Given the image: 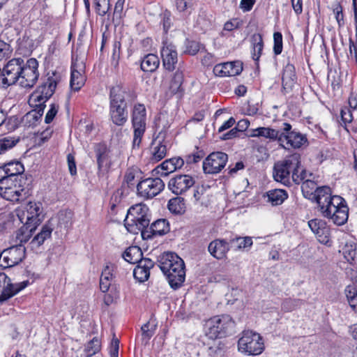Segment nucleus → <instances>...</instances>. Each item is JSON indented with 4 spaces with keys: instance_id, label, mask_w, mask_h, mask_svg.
I'll use <instances>...</instances> for the list:
<instances>
[{
    "instance_id": "a19ab883",
    "label": "nucleus",
    "mask_w": 357,
    "mask_h": 357,
    "mask_svg": "<svg viewBox=\"0 0 357 357\" xmlns=\"http://www.w3.org/2000/svg\"><path fill=\"white\" fill-rule=\"evenodd\" d=\"M333 196L331 188L324 185L316 188L311 199H314L317 204H319Z\"/></svg>"
},
{
    "instance_id": "680f3d73",
    "label": "nucleus",
    "mask_w": 357,
    "mask_h": 357,
    "mask_svg": "<svg viewBox=\"0 0 357 357\" xmlns=\"http://www.w3.org/2000/svg\"><path fill=\"white\" fill-rule=\"evenodd\" d=\"M17 142L18 140H15L10 137H5L0 140V154L13 148Z\"/></svg>"
},
{
    "instance_id": "0eeeda50",
    "label": "nucleus",
    "mask_w": 357,
    "mask_h": 357,
    "mask_svg": "<svg viewBox=\"0 0 357 357\" xmlns=\"http://www.w3.org/2000/svg\"><path fill=\"white\" fill-rule=\"evenodd\" d=\"M131 123L133 128L132 148L139 149L146 128V109L144 104L134 105Z\"/></svg>"
},
{
    "instance_id": "8fccbe9b",
    "label": "nucleus",
    "mask_w": 357,
    "mask_h": 357,
    "mask_svg": "<svg viewBox=\"0 0 357 357\" xmlns=\"http://www.w3.org/2000/svg\"><path fill=\"white\" fill-rule=\"evenodd\" d=\"M112 278V274L108 267H107L102 272L100 279V289L102 292H107L110 287V281Z\"/></svg>"
},
{
    "instance_id": "5701e85b",
    "label": "nucleus",
    "mask_w": 357,
    "mask_h": 357,
    "mask_svg": "<svg viewBox=\"0 0 357 357\" xmlns=\"http://www.w3.org/2000/svg\"><path fill=\"white\" fill-rule=\"evenodd\" d=\"M243 70L241 61L226 62L216 64L213 68V73L219 77H231L239 75Z\"/></svg>"
},
{
    "instance_id": "f3484780",
    "label": "nucleus",
    "mask_w": 357,
    "mask_h": 357,
    "mask_svg": "<svg viewBox=\"0 0 357 357\" xmlns=\"http://www.w3.org/2000/svg\"><path fill=\"white\" fill-rule=\"evenodd\" d=\"M1 254L3 256V268L15 266L21 263L25 258L26 249L22 245H15L4 250Z\"/></svg>"
},
{
    "instance_id": "774afa93",
    "label": "nucleus",
    "mask_w": 357,
    "mask_h": 357,
    "mask_svg": "<svg viewBox=\"0 0 357 357\" xmlns=\"http://www.w3.org/2000/svg\"><path fill=\"white\" fill-rule=\"evenodd\" d=\"M119 349V340L114 336L109 346V354L111 357H118Z\"/></svg>"
},
{
    "instance_id": "a18cd8bd",
    "label": "nucleus",
    "mask_w": 357,
    "mask_h": 357,
    "mask_svg": "<svg viewBox=\"0 0 357 357\" xmlns=\"http://www.w3.org/2000/svg\"><path fill=\"white\" fill-rule=\"evenodd\" d=\"M93 1L96 13L98 15L103 17L107 15L108 17L110 16L109 10L111 5L109 0H93Z\"/></svg>"
},
{
    "instance_id": "69168bd1",
    "label": "nucleus",
    "mask_w": 357,
    "mask_h": 357,
    "mask_svg": "<svg viewBox=\"0 0 357 357\" xmlns=\"http://www.w3.org/2000/svg\"><path fill=\"white\" fill-rule=\"evenodd\" d=\"M326 222L324 220L320 219H312L308 222V225L312 232L316 234L319 230L324 227Z\"/></svg>"
},
{
    "instance_id": "79ce46f5",
    "label": "nucleus",
    "mask_w": 357,
    "mask_h": 357,
    "mask_svg": "<svg viewBox=\"0 0 357 357\" xmlns=\"http://www.w3.org/2000/svg\"><path fill=\"white\" fill-rule=\"evenodd\" d=\"M100 350V340L97 337H94L92 340L89 341L84 346V357H92L93 356L99 353Z\"/></svg>"
},
{
    "instance_id": "473e14b6",
    "label": "nucleus",
    "mask_w": 357,
    "mask_h": 357,
    "mask_svg": "<svg viewBox=\"0 0 357 357\" xmlns=\"http://www.w3.org/2000/svg\"><path fill=\"white\" fill-rule=\"evenodd\" d=\"M123 258L130 264H139L143 258V252L139 246L128 248L122 255Z\"/></svg>"
},
{
    "instance_id": "dca6fc26",
    "label": "nucleus",
    "mask_w": 357,
    "mask_h": 357,
    "mask_svg": "<svg viewBox=\"0 0 357 357\" xmlns=\"http://www.w3.org/2000/svg\"><path fill=\"white\" fill-rule=\"evenodd\" d=\"M228 155L224 152L217 151L210 153L203 161L202 167L205 174L219 173L226 165Z\"/></svg>"
},
{
    "instance_id": "4d7b16f0",
    "label": "nucleus",
    "mask_w": 357,
    "mask_h": 357,
    "mask_svg": "<svg viewBox=\"0 0 357 357\" xmlns=\"http://www.w3.org/2000/svg\"><path fill=\"white\" fill-rule=\"evenodd\" d=\"M204 155V151L203 150H199L197 149L196 152L185 156V158L184 159V163L185 162L187 165L195 164L199 162L202 159H203Z\"/></svg>"
},
{
    "instance_id": "72a5a7b5",
    "label": "nucleus",
    "mask_w": 357,
    "mask_h": 357,
    "mask_svg": "<svg viewBox=\"0 0 357 357\" xmlns=\"http://www.w3.org/2000/svg\"><path fill=\"white\" fill-rule=\"evenodd\" d=\"M160 60L157 55L148 54L141 61L140 68L144 72L153 73L158 68Z\"/></svg>"
},
{
    "instance_id": "e2e57ef3",
    "label": "nucleus",
    "mask_w": 357,
    "mask_h": 357,
    "mask_svg": "<svg viewBox=\"0 0 357 357\" xmlns=\"http://www.w3.org/2000/svg\"><path fill=\"white\" fill-rule=\"evenodd\" d=\"M50 98H45V94H43L39 91V89H37L36 91H34L30 98V102H31V105H33L35 104H45V102L49 100Z\"/></svg>"
},
{
    "instance_id": "a878e982",
    "label": "nucleus",
    "mask_w": 357,
    "mask_h": 357,
    "mask_svg": "<svg viewBox=\"0 0 357 357\" xmlns=\"http://www.w3.org/2000/svg\"><path fill=\"white\" fill-rule=\"evenodd\" d=\"M154 261L149 258H144L134 268L133 276L139 282L146 281L150 275V269L154 266Z\"/></svg>"
},
{
    "instance_id": "49530a36",
    "label": "nucleus",
    "mask_w": 357,
    "mask_h": 357,
    "mask_svg": "<svg viewBox=\"0 0 357 357\" xmlns=\"http://www.w3.org/2000/svg\"><path fill=\"white\" fill-rule=\"evenodd\" d=\"M175 6L182 17H187L191 14L192 4L190 3V0H175Z\"/></svg>"
},
{
    "instance_id": "7ed1b4c3",
    "label": "nucleus",
    "mask_w": 357,
    "mask_h": 357,
    "mask_svg": "<svg viewBox=\"0 0 357 357\" xmlns=\"http://www.w3.org/2000/svg\"><path fill=\"white\" fill-rule=\"evenodd\" d=\"M151 222L150 210L146 204H139L132 206L128 211L124 220V225L130 233L137 234L146 231Z\"/></svg>"
},
{
    "instance_id": "4be33fe9",
    "label": "nucleus",
    "mask_w": 357,
    "mask_h": 357,
    "mask_svg": "<svg viewBox=\"0 0 357 357\" xmlns=\"http://www.w3.org/2000/svg\"><path fill=\"white\" fill-rule=\"evenodd\" d=\"M184 165V159L181 157H173L164 160L153 171V176H167L169 174L181 169Z\"/></svg>"
},
{
    "instance_id": "3c124183",
    "label": "nucleus",
    "mask_w": 357,
    "mask_h": 357,
    "mask_svg": "<svg viewBox=\"0 0 357 357\" xmlns=\"http://www.w3.org/2000/svg\"><path fill=\"white\" fill-rule=\"evenodd\" d=\"M317 188V183L314 181L306 179L301 185L303 196L311 199Z\"/></svg>"
},
{
    "instance_id": "de8ad7c7",
    "label": "nucleus",
    "mask_w": 357,
    "mask_h": 357,
    "mask_svg": "<svg viewBox=\"0 0 357 357\" xmlns=\"http://www.w3.org/2000/svg\"><path fill=\"white\" fill-rule=\"evenodd\" d=\"M294 170L291 174L292 181L296 184H300L301 182H304L307 178V172L306 169L301 167V161L297 167L294 168Z\"/></svg>"
},
{
    "instance_id": "20e7f679",
    "label": "nucleus",
    "mask_w": 357,
    "mask_h": 357,
    "mask_svg": "<svg viewBox=\"0 0 357 357\" xmlns=\"http://www.w3.org/2000/svg\"><path fill=\"white\" fill-rule=\"evenodd\" d=\"M8 181L4 179L0 182V195L3 199L12 202H20L31 195V182H27V179Z\"/></svg>"
},
{
    "instance_id": "052dcab7",
    "label": "nucleus",
    "mask_w": 357,
    "mask_h": 357,
    "mask_svg": "<svg viewBox=\"0 0 357 357\" xmlns=\"http://www.w3.org/2000/svg\"><path fill=\"white\" fill-rule=\"evenodd\" d=\"M13 52V49L10 44L0 40V61L10 57Z\"/></svg>"
},
{
    "instance_id": "13d9d810",
    "label": "nucleus",
    "mask_w": 357,
    "mask_h": 357,
    "mask_svg": "<svg viewBox=\"0 0 357 357\" xmlns=\"http://www.w3.org/2000/svg\"><path fill=\"white\" fill-rule=\"evenodd\" d=\"M282 35L280 32L273 33V52L275 55H279L282 52Z\"/></svg>"
},
{
    "instance_id": "423d86ee",
    "label": "nucleus",
    "mask_w": 357,
    "mask_h": 357,
    "mask_svg": "<svg viewBox=\"0 0 357 357\" xmlns=\"http://www.w3.org/2000/svg\"><path fill=\"white\" fill-rule=\"evenodd\" d=\"M235 326V322L228 314L215 316L206 324V335L211 339L222 338L231 335Z\"/></svg>"
},
{
    "instance_id": "58836bf2",
    "label": "nucleus",
    "mask_w": 357,
    "mask_h": 357,
    "mask_svg": "<svg viewBox=\"0 0 357 357\" xmlns=\"http://www.w3.org/2000/svg\"><path fill=\"white\" fill-rule=\"evenodd\" d=\"M167 207L171 213L176 215H182L185 212V200L181 197L169 199Z\"/></svg>"
},
{
    "instance_id": "ea45409f",
    "label": "nucleus",
    "mask_w": 357,
    "mask_h": 357,
    "mask_svg": "<svg viewBox=\"0 0 357 357\" xmlns=\"http://www.w3.org/2000/svg\"><path fill=\"white\" fill-rule=\"evenodd\" d=\"M256 136L264 137L266 138L277 140L281 143L282 132L270 128L261 127L256 130Z\"/></svg>"
},
{
    "instance_id": "6e6d98bb",
    "label": "nucleus",
    "mask_w": 357,
    "mask_h": 357,
    "mask_svg": "<svg viewBox=\"0 0 357 357\" xmlns=\"http://www.w3.org/2000/svg\"><path fill=\"white\" fill-rule=\"evenodd\" d=\"M333 11L337 22L339 28L344 25L343 8L340 2H335L333 4Z\"/></svg>"
},
{
    "instance_id": "2eb2a0df",
    "label": "nucleus",
    "mask_w": 357,
    "mask_h": 357,
    "mask_svg": "<svg viewBox=\"0 0 357 357\" xmlns=\"http://www.w3.org/2000/svg\"><path fill=\"white\" fill-rule=\"evenodd\" d=\"M195 184V179L189 174H177L172 176L167 184L168 189L176 195L186 193Z\"/></svg>"
},
{
    "instance_id": "412c9836",
    "label": "nucleus",
    "mask_w": 357,
    "mask_h": 357,
    "mask_svg": "<svg viewBox=\"0 0 357 357\" xmlns=\"http://www.w3.org/2000/svg\"><path fill=\"white\" fill-rule=\"evenodd\" d=\"M98 174L107 172L112 166L111 151L105 143H99L95 148Z\"/></svg>"
},
{
    "instance_id": "ddd939ff",
    "label": "nucleus",
    "mask_w": 357,
    "mask_h": 357,
    "mask_svg": "<svg viewBox=\"0 0 357 357\" xmlns=\"http://www.w3.org/2000/svg\"><path fill=\"white\" fill-rule=\"evenodd\" d=\"M29 284V280L13 284L6 273H0V303L16 295L26 287Z\"/></svg>"
},
{
    "instance_id": "f704fd0d",
    "label": "nucleus",
    "mask_w": 357,
    "mask_h": 357,
    "mask_svg": "<svg viewBox=\"0 0 357 357\" xmlns=\"http://www.w3.org/2000/svg\"><path fill=\"white\" fill-rule=\"evenodd\" d=\"M75 68V64L72 63L70 86L73 91H78L84 85L86 79L82 74L81 70H77Z\"/></svg>"
},
{
    "instance_id": "4468645a",
    "label": "nucleus",
    "mask_w": 357,
    "mask_h": 357,
    "mask_svg": "<svg viewBox=\"0 0 357 357\" xmlns=\"http://www.w3.org/2000/svg\"><path fill=\"white\" fill-rule=\"evenodd\" d=\"M164 188L165 183L160 178H148L137 184V190L140 197L151 199L158 195Z\"/></svg>"
},
{
    "instance_id": "9b49d317",
    "label": "nucleus",
    "mask_w": 357,
    "mask_h": 357,
    "mask_svg": "<svg viewBox=\"0 0 357 357\" xmlns=\"http://www.w3.org/2000/svg\"><path fill=\"white\" fill-rule=\"evenodd\" d=\"M22 63L24 60L22 58H17L10 60L6 63L2 70L1 87L7 89L20 82Z\"/></svg>"
},
{
    "instance_id": "6e6552de",
    "label": "nucleus",
    "mask_w": 357,
    "mask_h": 357,
    "mask_svg": "<svg viewBox=\"0 0 357 357\" xmlns=\"http://www.w3.org/2000/svg\"><path fill=\"white\" fill-rule=\"evenodd\" d=\"M116 92L114 90L112 95L109 94V116L114 124L123 126L128 119L127 102H123L121 93Z\"/></svg>"
},
{
    "instance_id": "f257e3e1",
    "label": "nucleus",
    "mask_w": 357,
    "mask_h": 357,
    "mask_svg": "<svg viewBox=\"0 0 357 357\" xmlns=\"http://www.w3.org/2000/svg\"><path fill=\"white\" fill-rule=\"evenodd\" d=\"M158 263L171 288L174 290L180 288L185 279L183 260L175 252H165L158 257Z\"/></svg>"
},
{
    "instance_id": "cd10ccee",
    "label": "nucleus",
    "mask_w": 357,
    "mask_h": 357,
    "mask_svg": "<svg viewBox=\"0 0 357 357\" xmlns=\"http://www.w3.org/2000/svg\"><path fill=\"white\" fill-rule=\"evenodd\" d=\"M151 158L152 162H158L162 160L167 155V145L162 140L153 139L151 144Z\"/></svg>"
},
{
    "instance_id": "2f4dec72",
    "label": "nucleus",
    "mask_w": 357,
    "mask_h": 357,
    "mask_svg": "<svg viewBox=\"0 0 357 357\" xmlns=\"http://www.w3.org/2000/svg\"><path fill=\"white\" fill-rule=\"evenodd\" d=\"M22 224L23 225L16 231L15 238L17 245H23L24 243L29 241L37 227L31 225H26L25 222Z\"/></svg>"
},
{
    "instance_id": "b1692460",
    "label": "nucleus",
    "mask_w": 357,
    "mask_h": 357,
    "mask_svg": "<svg viewBox=\"0 0 357 357\" xmlns=\"http://www.w3.org/2000/svg\"><path fill=\"white\" fill-rule=\"evenodd\" d=\"M169 225L165 219H158L149 224L146 231L142 232L144 240L151 239L156 236H163L169 231Z\"/></svg>"
},
{
    "instance_id": "aec40b11",
    "label": "nucleus",
    "mask_w": 357,
    "mask_h": 357,
    "mask_svg": "<svg viewBox=\"0 0 357 357\" xmlns=\"http://www.w3.org/2000/svg\"><path fill=\"white\" fill-rule=\"evenodd\" d=\"M282 130L281 143L286 142L288 146L298 149L307 142L306 137L298 132L292 130L291 126L289 123H283Z\"/></svg>"
},
{
    "instance_id": "c756f323",
    "label": "nucleus",
    "mask_w": 357,
    "mask_h": 357,
    "mask_svg": "<svg viewBox=\"0 0 357 357\" xmlns=\"http://www.w3.org/2000/svg\"><path fill=\"white\" fill-rule=\"evenodd\" d=\"M53 227L50 223L43 225L40 232H38L31 241L29 245L32 249H37L41 246L46 240L51 238Z\"/></svg>"
},
{
    "instance_id": "39448f33",
    "label": "nucleus",
    "mask_w": 357,
    "mask_h": 357,
    "mask_svg": "<svg viewBox=\"0 0 357 357\" xmlns=\"http://www.w3.org/2000/svg\"><path fill=\"white\" fill-rule=\"evenodd\" d=\"M301 155L294 153L287 156L283 160L275 163L273 167V178L277 182H280L286 186L291 185V174L300 164Z\"/></svg>"
},
{
    "instance_id": "a211bd4d",
    "label": "nucleus",
    "mask_w": 357,
    "mask_h": 357,
    "mask_svg": "<svg viewBox=\"0 0 357 357\" xmlns=\"http://www.w3.org/2000/svg\"><path fill=\"white\" fill-rule=\"evenodd\" d=\"M62 75L56 70L49 71L42 77L41 83L37 87L45 98H50L55 92L58 84L61 81Z\"/></svg>"
},
{
    "instance_id": "0e129e2a",
    "label": "nucleus",
    "mask_w": 357,
    "mask_h": 357,
    "mask_svg": "<svg viewBox=\"0 0 357 357\" xmlns=\"http://www.w3.org/2000/svg\"><path fill=\"white\" fill-rule=\"evenodd\" d=\"M340 115L341 120L345 126L347 123H351L354 119L351 109L347 107L341 109Z\"/></svg>"
},
{
    "instance_id": "864d4df0",
    "label": "nucleus",
    "mask_w": 357,
    "mask_h": 357,
    "mask_svg": "<svg viewBox=\"0 0 357 357\" xmlns=\"http://www.w3.org/2000/svg\"><path fill=\"white\" fill-rule=\"evenodd\" d=\"M150 323L148 321L141 327L142 331V342L144 345H146L150 339L153 337L155 333V328H150Z\"/></svg>"
},
{
    "instance_id": "bf43d9fd",
    "label": "nucleus",
    "mask_w": 357,
    "mask_h": 357,
    "mask_svg": "<svg viewBox=\"0 0 357 357\" xmlns=\"http://www.w3.org/2000/svg\"><path fill=\"white\" fill-rule=\"evenodd\" d=\"M125 1L126 0H117L112 15L113 21H119L124 15L123 7Z\"/></svg>"
},
{
    "instance_id": "338daca9",
    "label": "nucleus",
    "mask_w": 357,
    "mask_h": 357,
    "mask_svg": "<svg viewBox=\"0 0 357 357\" xmlns=\"http://www.w3.org/2000/svg\"><path fill=\"white\" fill-rule=\"evenodd\" d=\"M59 106L55 104H51L50 108L47 112L45 117V122L47 124L50 123L58 112Z\"/></svg>"
},
{
    "instance_id": "09e8293b",
    "label": "nucleus",
    "mask_w": 357,
    "mask_h": 357,
    "mask_svg": "<svg viewBox=\"0 0 357 357\" xmlns=\"http://www.w3.org/2000/svg\"><path fill=\"white\" fill-rule=\"evenodd\" d=\"M315 234L319 243L328 246L332 245L333 242L330 238V229L327 227L326 223Z\"/></svg>"
},
{
    "instance_id": "f8f14e48",
    "label": "nucleus",
    "mask_w": 357,
    "mask_h": 357,
    "mask_svg": "<svg viewBox=\"0 0 357 357\" xmlns=\"http://www.w3.org/2000/svg\"><path fill=\"white\" fill-rule=\"evenodd\" d=\"M20 85L24 88H31L39 77L38 62L34 58L29 59L26 63H22Z\"/></svg>"
},
{
    "instance_id": "37998d69",
    "label": "nucleus",
    "mask_w": 357,
    "mask_h": 357,
    "mask_svg": "<svg viewBox=\"0 0 357 357\" xmlns=\"http://www.w3.org/2000/svg\"><path fill=\"white\" fill-rule=\"evenodd\" d=\"M160 24L162 26L165 34H167L173 26V17L170 10L165 9L159 15Z\"/></svg>"
},
{
    "instance_id": "c9c22d12",
    "label": "nucleus",
    "mask_w": 357,
    "mask_h": 357,
    "mask_svg": "<svg viewBox=\"0 0 357 357\" xmlns=\"http://www.w3.org/2000/svg\"><path fill=\"white\" fill-rule=\"evenodd\" d=\"M252 45V56L255 61H259L264 48L262 35L259 33H254L251 37Z\"/></svg>"
},
{
    "instance_id": "bb28decb",
    "label": "nucleus",
    "mask_w": 357,
    "mask_h": 357,
    "mask_svg": "<svg viewBox=\"0 0 357 357\" xmlns=\"http://www.w3.org/2000/svg\"><path fill=\"white\" fill-rule=\"evenodd\" d=\"M297 77L295 67L292 63H288L284 70L282 77V87L284 93H288L296 82Z\"/></svg>"
},
{
    "instance_id": "e433bc0d",
    "label": "nucleus",
    "mask_w": 357,
    "mask_h": 357,
    "mask_svg": "<svg viewBox=\"0 0 357 357\" xmlns=\"http://www.w3.org/2000/svg\"><path fill=\"white\" fill-rule=\"evenodd\" d=\"M229 241L230 249L232 248L235 250L250 248L253 243L252 239L250 236L241 237L236 235Z\"/></svg>"
},
{
    "instance_id": "4c0bfd02",
    "label": "nucleus",
    "mask_w": 357,
    "mask_h": 357,
    "mask_svg": "<svg viewBox=\"0 0 357 357\" xmlns=\"http://www.w3.org/2000/svg\"><path fill=\"white\" fill-rule=\"evenodd\" d=\"M266 194L268 202L273 206L282 204L288 197L287 191L282 189L271 190Z\"/></svg>"
},
{
    "instance_id": "1a4fd4ad",
    "label": "nucleus",
    "mask_w": 357,
    "mask_h": 357,
    "mask_svg": "<svg viewBox=\"0 0 357 357\" xmlns=\"http://www.w3.org/2000/svg\"><path fill=\"white\" fill-rule=\"evenodd\" d=\"M238 350L248 355H259L264 350L262 337L251 331H244L238 342Z\"/></svg>"
},
{
    "instance_id": "c03bdc74",
    "label": "nucleus",
    "mask_w": 357,
    "mask_h": 357,
    "mask_svg": "<svg viewBox=\"0 0 357 357\" xmlns=\"http://www.w3.org/2000/svg\"><path fill=\"white\" fill-rule=\"evenodd\" d=\"M115 90V91H119V93H121V96L123 98V102H126V101L128 102H132L137 98V93L136 92L130 89L129 88H123L119 86H114L110 89V95H112V92ZM116 94L118 93L116 92Z\"/></svg>"
},
{
    "instance_id": "f03ea898",
    "label": "nucleus",
    "mask_w": 357,
    "mask_h": 357,
    "mask_svg": "<svg viewBox=\"0 0 357 357\" xmlns=\"http://www.w3.org/2000/svg\"><path fill=\"white\" fill-rule=\"evenodd\" d=\"M321 215L338 226L344 225L349 217V208L344 198L333 195L326 202L318 204Z\"/></svg>"
},
{
    "instance_id": "393cba45",
    "label": "nucleus",
    "mask_w": 357,
    "mask_h": 357,
    "mask_svg": "<svg viewBox=\"0 0 357 357\" xmlns=\"http://www.w3.org/2000/svg\"><path fill=\"white\" fill-rule=\"evenodd\" d=\"M229 241L224 238H216L212 241L208 246V251L214 258L220 260L226 258L230 250Z\"/></svg>"
},
{
    "instance_id": "c85d7f7f",
    "label": "nucleus",
    "mask_w": 357,
    "mask_h": 357,
    "mask_svg": "<svg viewBox=\"0 0 357 357\" xmlns=\"http://www.w3.org/2000/svg\"><path fill=\"white\" fill-rule=\"evenodd\" d=\"M6 169L8 173L11 181H20L21 178L27 179V182H31V177H25L22 175L24 172V167L22 162L19 161H11L6 164Z\"/></svg>"
},
{
    "instance_id": "9d476101",
    "label": "nucleus",
    "mask_w": 357,
    "mask_h": 357,
    "mask_svg": "<svg viewBox=\"0 0 357 357\" xmlns=\"http://www.w3.org/2000/svg\"><path fill=\"white\" fill-rule=\"evenodd\" d=\"M26 210L17 209L16 215L22 223L31 225L36 227L43 222L44 215L40 202H29L26 206Z\"/></svg>"
},
{
    "instance_id": "7c9ffc66",
    "label": "nucleus",
    "mask_w": 357,
    "mask_h": 357,
    "mask_svg": "<svg viewBox=\"0 0 357 357\" xmlns=\"http://www.w3.org/2000/svg\"><path fill=\"white\" fill-rule=\"evenodd\" d=\"M183 79L184 75L183 71L180 69H177L174 73L169 84V89L172 95L178 94L179 97L183 96L184 91L182 87Z\"/></svg>"
},
{
    "instance_id": "5fc2aeb1",
    "label": "nucleus",
    "mask_w": 357,
    "mask_h": 357,
    "mask_svg": "<svg viewBox=\"0 0 357 357\" xmlns=\"http://www.w3.org/2000/svg\"><path fill=\"white\" fill-rule=\"evenodd\" d=\"M303 301L301 299L286 298L282 303V309L285 312H291L301 306Z\"/></svg>"
},
{
    "instance_id": "603ef678",
    "label": "nucleus",
    "mask_w": 357,
    "mask_h": 357,
    "mask_svg": "<svg viewBox=\"0 0 357 357\" xmlns=\"http://www.w3.org/2000/svg\"><path fill=\"white\" fill-rule=\"evenodd\" d=\"M344 258L347 261L352 264L356 255V245L355 243H346L342 248Z\"/></svg>"
},
{
    "instance_id": "6ab92c4d",
    "label": "nucleus",
    "mask_w": 357,
    "mask_h": 357,
    "mask_svg": "<svg viewBox=\"0 0 357 357\" xmlns=\"http://www.w3.org/2000/svg\"><path fill=\"white\" fill-rule=\"evenodd\" d=\"M160 54L163 67L169 72H172L176 68L178 62V53L176 47L167 40L162 41Z\"/></svg>"
}]
</instances>
